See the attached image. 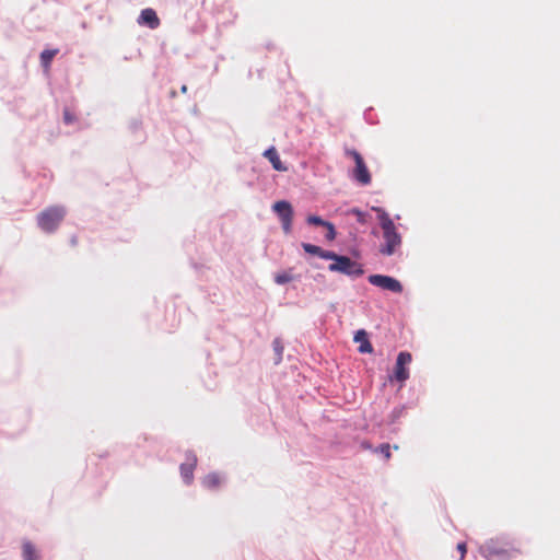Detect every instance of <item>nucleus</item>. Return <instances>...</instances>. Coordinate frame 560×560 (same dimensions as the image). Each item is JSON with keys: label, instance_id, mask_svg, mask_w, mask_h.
Listing matches in <instances>:
<instances>
[{"label": "nucleus", "instance_id": "obj_1", "mask_svg": "<svg viewBox=\"0 0 560 560\" xmlns=\"http://www.w3.org/2000/svg\"><path fill=\"white\" fill-rule=\"evenodd\" d=\"M380 223L383 230L384 243L380 247V253L384 256H392L397 253L401 246V235L397 232V228L389 215L382 211Z\"/></svg>", "mask_w": 560, "mask_h": 560}, {"label": "nucleus", "instance_id": "obj_2", "mask_svg": "<svg viewBox=\"0 0 560 560\" xmlns=\"http://www.w3.org/2000/svg\"><path fill=\"white\" fill-rule=\"evenodd\" d=\"M66 215V209L61 206H52L37 215L38 226L47 232L51 233L57 230L61 221Z\"/></svg>", "mask_w": 560, "mask_h": 560}, {"label": "nucleus", "instance_id": "obj_3", "mask_svg": "<svg viewBox=\"0 0 560 560\" xmlns=\"http://www.w3.org/2000/svg\"><path fill=\"white\" fill-rule=\"evenodd\" d=\"M331 258L328 260H334L332 264L329 265L328 269L332 272H340L347 276L360 277L364 273V270L361 264L352 260L348 256H341L332 252Z\"/></svg>", "mask_w": 560, "mask_h": 560}, {"label": "nucleus", "instance_id": "obj_4", "mask_svg": "<svg viewBox=\"0 0 560 560\" xmlns=\"http://www.w3.org/2000/svg\"><path fill=\"white\" fill-rule=\"evenodd\" d=\"M345 154L354 161L352 177L363 186L371 184L372 177L362 155L354 149H346Z\"/></svg>", "mask_w": 560, "mask_h": 560}, {"label": "nucleus", "instance_id": "obj_5", "mask_svg": "<svg viewBox=\"0 0 560 560\" xmlns=\"http://www.w3.org/2000/svg\"><path fill=\"white\" fill-rule=\"evenodd\" d=\"M412 361L411 353L401 351L397 355L396 364L394 368V380L398 383H404L409 378L408 366Z\"/></svg>", "mask_w": 560, "mask_h": 560}, {"label": "nucleus", "instance_id": "obj_6", "mask_svg": "<svg viewBox=\"0 0 560 560\" xmlns=\"http://www.w3.org/2000/svg\"><path fill=\"white\" fill-rule=\"evenodd\" d=\"M273 211L279 215L284 233L289 234L292 228L293 209L288 201H277L272 206Z\"/></svg>", "mask_w": 560, "mask_h": 560}, {"label": "nucleus", "instance_id": "obj_7", "mask_svg": "<svg viewBox=\"0 0 560 560\" xmlns=\"http://www.w3.org/2000/svg\"><path fill=\"white\" fill-rule=\"evenodd\" d=\"M369 282L375 287H378L383 290H387L394 293H401L402 292V285L401 283L389 276L384 275H371L368 278Z\"/></svg>", "mask_w": 560, "mask_h": 560}, {"label": "nucleus", "instance_id": "obj_8", "mask_svg": "<svg viewBox=\"0 0 560 560\" xmlns=\"http://www.w3.org/2000/svg\"><path fill=\"white\" fill-rule=\"evenodd\" d=\"M481 551H482L483 556L487 557V558L499 556V557H501L503 559L511 558L514 555L521 552V550L518 548H513V547H511V548H502V547H498L497 542L494 540L487 541L482 546Z\"/></svg>", "mask_w": 560, "mask_h": 560}, {"label": "nucleus", "instance_id": "obj_9", "mask_svg": "<svg viewBox=\"0 0 560 560\" xmlns=\"http://www.w3.org/2000/svg\"><path fill=\"white\" fill-rule=\"evenodd\" d=\"M138 23L140 25H147L151 30H155L160 26L161 22L156 12L153 9L148 8L141 11L138 18Z\"/></svg>", "mask_w": 560, "mask_h": 560}, {"label": "nucleus", "instance_id": "obj_10", "mask_svg": "<svg viewBox=\"0 0 560 560\" xmlns=\"http://www.w3.org/2000/svg\"><path fill=\"white\" fill-rule=\"evenodd\" d=\"M353 340L359 343L358 350L360 353H371L373 351V347L368 338V332L364 329L358 330Z\"/></svg>", "mask_w": 560, "mask_h": 560}, {"label": "nucleus", "instance_id": "obj_11", "mask_svg": "<svg viewBox=\"0 0 560 560\" xmlns=\"http://www.w3.org/2000/svg\"><path fill=\"white\" fill-rule=\"evenodd\" d=\"M271 164L276 171L285 172L288 168L283 165L275 147H270L262 154Z\"/></svg>", "mask_w": 560, "mask_h": 560}, {"label": "nucleus", "instance_id": "obj_12", "mask_svg": "<svg viewBox=\"0 0 560 560\" xmlns=\"http://www.w3.org/2000/svg\"><path fill=\"white\" fill-rule=\"evenodd\" d=\"M196 462V457L191 456L186 463L180 465V475L186 483H190L192 481Z\"/></svg>", "mask_w": 560, "mask_h": 560}, {"label": "nucleus", "instance_id": "obj_13", "mask_svg": "<svg viewBox=\"0 0 560 560\" xmlns=\"http://www.w3.org/2000/svg\"><path fill=\"white\" fill-rule=\"evenodd\" d=\"M302 247H303V249L306 253L312 254V255H317V256H319L323 259H328V258L334 257L332 256V252L324 250L319 246H316V245H313V244H310V243H303Z\"/></svg>", "mask_w": 560, "mask_h": 560}, {"label": "nucleus", "instance_id": "obj_14", "mask_svg": "<svg viewBox=\"0 0 560 560\" xmlns=\"http://www.w3.org/2000/svg\"><path fill=\"white\" fill-rule=\"evenodd\" d=\"M221 482L222 479L220 475L215 472L207 475L202 480L203 486L211 490L217 489L221 485Z\"/></svg>", "mask_w": 560, "mask_h": 560}, {"label": "nucleus", "instance_id": "obj_15", "mask_svg": "<svg viewBox=\"0 0 560 560\" xmlns=\"http://www.w3.org/2000/svg\"><path fill=\"white\" fill-rule=\"evenodd\" d=\"M22 549L24 560H38L37 551L32 542L24 541Z\"/></svg>", "mask_w": 560, "mask_h": 560}, {"label": "nucleus", "instance_id": "obj_16", "mask_svg": "<svg viewBox=\"0 0 560 560\" xmlns=\"http://www.w3.org/2000/svg\"><path fill=\"white\" fill-rule=\"evenodd\" d=\"M58 54V49H46L40 54L42 66L48 70L54 57Z\"/></svg>", "mask_w": 560, "mask_h": 560}, {"label": "nucleus", "instance_id": "obj_17", "mask_svg": "<svg viewBox=\"0 0 560 560\" xmlns=\"http://www.w3.org/2000/svg\"><path fill=\"white\" fill-rule=\"evenodd\" d=\"M272 349H273V352H275V355H276L275 357V364H279L282 361V355H283V350H284L282 340L280 338H276L272 341Z\"/></svg>", "mask_w": 560, "mask_h": 560}, {"label": "nucleus", "instance_id": "obj_18", "mask_svg": "<svg viewBox=\"0 0 560 560\" xmlns=\"http://www.w3.org/2000/svg\"><path fill=\"white\" fill-rule=\"evenodd\" d=\"M294 280V276L291 273V270L279 272L275 276V281L278 284H285Z\"/></svg>", "mask_w": 560, "mask_h": 560}, {"label": "nucleus", "instance_id": "obj_19", "mask_svg": "<svg viewBox=\"0 0 560 560\" xmlns=\"http://www.w3.org/2000/svg\"><path fill=\"white\" fill-rule=\"evenodd\" d=\"M306 221L308 224L319 225V226H325L328 223V221L323 220L318 215H308Z\"/></svg>", "mask_w": 560, "mask_h": 560}, {"label": "nucleus", "instance_id": "obj_20", "mask_svg": "<svg viewBox=\"0 0 560 560\" xmlns=\"http://www.w3.org/2000/svg\"><path fill=\"white\" fill-rule=\"evenodd\" d=\"M75 120H77L75 115L69 108H65L63 109V121H65V124L71 125Z\"/></svg>", "mask_w": 560, "mask_h": 560}, {"label": "nucleus", "instance_id": "obj_21", "mask_svg": "<svg viewBox=\"0 0 560 560\" xmlns=\"http://www.w3.org/2000/svg\"><path fill=\"white\" fill-rule=\"evenodd\" d=\"M324 228H326V230H327L326 238L328 241H334L336 237V231H335L334 224L328 222Z\"/></svg>", "mask_w": 560, "mask_h": 560}, {"label": "nucleus", "instance_id": "obj_22", "mask_svg": "<svg viewBox=\"0 0 560 560\" xmlns=\"http://www.w3.org/2000/svg\"><path fill=\"white\" fill-rule=\"evenodd\" d=\"M380 451H381V453L384 455V457L386 459L390 458V446H389V444H382L380 446Z\"/></svg>", "mask_w": 560, "mask_h": 560}, {"label": "nucleus", "instance_id": "obj_23", "mask_svg": "<svg viewBox=\"0 0 560 560\" xmlns=\"http://www.w3.org/2000/svg\"><path fill=\"white\" fill-rule=\"evenodd\" d=\"M352 213L355 214L358 222L365 223V218H366L365 213H363L362 211H360L358 209H353Z\"/></svg>", "mask_w": 560, "mask_h": 560}, {"label": "nucleus", "instance_id": "obj_24", "mask_svg": "<svg viewBox=\"0 0 560 560\" xmlns=\"http://www.w3.org/2000/svg\"><path fill=\"white\" fill-rule=\"evenodd\" d=\"M457 550L460 552V560L465 559L466 552H467V546L465 542H459L457 545Z\"/></svg>", "mask_w": 560, "mask_h": 560}, {"label": "nucleus", "instance_id": "obj_25", "mask_svg": "<svg viewBox=\"0 0 560 560\" xmlns=\"http://www.w3.org/2000/svg\"><path fill=\"white\" fill-rule=\"evenodd\" d=\"M186 91H187V86H186V85H183V86H182V92H183V93H186Z\"/></svg>", "mask_w": 560, "mask_h": 560}]
</instances>
